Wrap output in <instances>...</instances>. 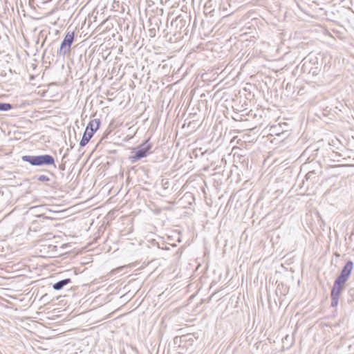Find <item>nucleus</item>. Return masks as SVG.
I'll return each instance as SVG.
<instances>
[{
    "mask_svg": "<svg viewBox=\"0 0 354 354\" xmlns=\"http://www.w3.org/2000/svg\"><path fill=\"white\" fill-rule=\"evenodd\" d=\"M353 269V263L348 261L344 266L339 276L335 279L333 286L345 288V283L348 281Z\"/></svg>",
    "mask_w": 354,
    "mask_h": 354,
    "instance_id": "nucleus-2",
    "label": "nucleus"
},
{
    "mask_svg": "<svg viewBox=\"0 0 354 354\" xmlns=\"http://www.w3.org/2000/svg\"><path fill=\"white\" fill-rule=\"evenodd\" d=\"M93 135V133H92V131H88V130L85 129V131L80 143V146L84 147L85 145H86L90 139L92 138Z\"/></svg>",
    "mask_w": 354,
    "mask_h": 354,
    "instance_id": "nucleus-6",
    "label": "nucleus"
},
{
    "mask_svg": "<svg viewBox=\"0 0 354 354\" xmlns=\"http://www.w3.org/2000/svg\"><path fill=\"white\" fill-rule=\"evenodd\" d=\"M151 147V144L148 143V141L147 140L142 145H140L138 147V149L135 151V155L131 156V161L132 162H136L137 160L141 159L142 158H144L147 156V153L150 150Z\"/></svg>",
    "mask_w": 354,
    "mask_h": 354,
    "instance_id": "nucleus-4",
    "label": "nucleus"
},
{
    "mask_svg": "<svg viewBox=\"0 0 354 354\" xmlns=\"http://www.w3.org/2000/svg\"><path fill=\"white\" fill-rule=\"evenodd\" d=\"M24 161L29 162L33 166H42L53 165L55 160L50 155L40 156H24L22 157Z\"/></svg>",
    "mask_w": 354,
    "mask_h": 354,
    "instance_id": "nucleus-1",
    "label": "nucleus"
},
{
    "mask_svg": "<svg viewBox=\"0 0 354 354\" xmlns=\"http://www.w3.org/2000/svg\"><path fill=\"white\" fill-rule=\"evenodd\" d=\"M74 39V33L73 32H67L64 39L61 43L59 50L57 51V54L60 56H65L67 53H68L71 50V46L73 44Z\"/></svg>",
    "mask_w": 354,
    "mask_h": 354,
    "instance_id": "nucleus-3",
    "label": "nucleus"
},
{
    "mask_svg": "<svg viewBox=\"0 0 354 354\" xmlns=\"http://www.w3.org/2000/svg\"><path fill=\"white\" fill-rule=\"evenodd\" d=\"M100 124V122L99 120H93L88 123L86 129L88 130V131H92V133H94V132H95L98 129Z\"/></svg>",
    "mask_w": 354,
    "mask_h": 354,
    "instance_id": "nucleus-7",
    "label": "nucleus"
},
{
    "mask_svg": "<svg viewBox=\"0 0 354 354\" xmlns=\"http://www.w3.org/2000/svg\"><path fill=\"white\" fill-rule=\"evenodd\" d=\"M12 109V105L9 103L0 102V111H7Z\"/></svg>",
    "mask_w": 354,
    "mask_h": 354,
    "instance_id": "nucleus-9",
    "label": "nucleus"
},
{
    "mask_svg": "<svg viewBox=\"0 0 354 354\" xmlns=\"http://www.w3.org/2000/svg\"><path fill=\"white\" fill-rule=\"evenodd\" d=\"M38 180L41 182H47L50 180V178L45 175H41L38 177Z\"/></svg>",
    "mask_w": 354,
    "mask_h": 354,
    "instance_id": "nucleus-11",
    "label": "nucleus"
},
{
    "mask_svg": "<svg viewBox=\"0 0 354 354\" xmlns=\"http://www.w3.org/2000/svg\"><path fill=\"white\" fill-rule=\"evenodd\" d=\"M277 129H278L277 126H272L270 129V131L273 133H275L277 136H280L281 134L283 135L286 133V131H285V130H283L281 133H279Z\"/></svg>",
    "mask_w": 354,
    "mask_h": 354,
    "instance_id": "nucleus-10",
    "label": "nucleus"
},
{
    "mask_svg": "<svg viewBox=\"0 0 354 354\" xmlns=\"http://www.w3.org/2000/svg\"><path fill=\"white\" fill-rule=\"evenodd\" d=\"M344 288L333 286L331 290V306H336L338 304L339 297Z\"/></svg>",
    "mask_w": 354,
    "mask_h": 354,
    "instance_id": "nucleus-5",
    "label": "nucleus"
},
{
    "mask_svg": "<svg viewBox=\"0 0 354 354\" xmlns=\"http://www.w3.org/2000/svg\"><path fill=\"white\" fill-rule=\"evenodd\" d=\"M71 283V279H62L59 281H57V283H54L53 286V288L55 290H62L65 286Z\"/></svg>",
    "mask_w": 354,
    "mask_h": 354,
    "instance_id": "nucleus-8",
    "label": "nucleus"
}]
</instances>
